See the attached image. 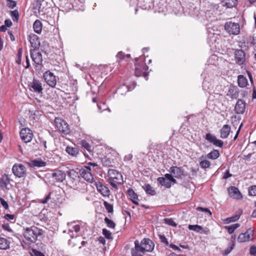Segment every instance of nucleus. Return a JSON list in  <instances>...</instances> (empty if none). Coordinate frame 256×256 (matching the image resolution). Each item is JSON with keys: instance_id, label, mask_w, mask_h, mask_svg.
<instances>
[{"instance_id": "1", "label": "nucleus", "mask_w": 256, "mask_h": 256, "mask_svg": "<svg viewBox=\"0 0 256 256\" xmlns=\"http://www.w3.org/2000/svg\"><path fill=\"white\" fill-rule=\"evenodd\" d=\"M43 234V230L36 226H32L26 228L24 232L26 240L30 243H34L38 236Z\"/></svg>"}, {"instance_id": "2", "label": "nucleus", "mask_w": 256, "mask_h": 256, "mask_svg": "<svg viewBox=\"0 0 256 256\" xmlns=\"http://www.w3.org/2000/svg\"><path fill=\"white\" fill-rule=\"evenodd\" d=\"M108 182L114 188H118L117 184H122L124 182L122 174L114 169H110L108 172Z\"/></svg>"}, {"instance_id": "3", "label": "nucleus", "mask_w": 256, "mask_h": 256, "mask_svg": "<svg viewBox=\"0 0 256 256\" xmlns=\"http://www.w3.org/2000/svg\"><path fill=\"white\" fill-rule=\"evenodd\" d=\"M138 58H136L135 59V76H143L146 80H148V72H147L146 71L148 69V67L145 64L144 62H142L140 64L138 63Z\"/></svg>"}, {"instance_id": "4", "label": "nucleus", "mask_w": 256, "mask_h": 256, "mask_svg": "<svg viewBox=\"0 0 256 256\" xmlns=\"http://www.w3.org/2000/svg\"><path fill=\"white\" fill-rule=\"evenodd\" d=\"M157 180L162 186L168 188L172 186V183L176 184L177 182L176 180L170 174H165L164 177L158 178Z\"/></svg>"}, {"instance_id": "5", "label": "nucleus", "mask_w": 256, "mask_h": 256, "mask_svg": "<svg viewBox=\"0 0 256 256\" xmlns=\"http://www.w3.org/2000/svg\"><path fill=\"white\" fill-rule=\"evenodd\" d=\"M28 88L30 91L38 94H42L44 90L42 82L40 80L35 78H34L32 82H29Z\"/></svg>"}, {"instance_id": "6", "label": "nucleus", "mask_w": 256, "mask_h": 256, "mask_svg": "<svg viewBox=\"0 0 256 256\" xmlns=\"http://www.w3.org/2000/svg\"><path fill=\"white\" fill-rule=\"evenodd\" d=\"M254 238V230L250 228L245 232L240 234L238 238V242H244L252 240Z\"/></svg>"}, {"instance_id": "7", "label": "nucleus", "mask_w": 256, "mask_h": 256, "mask_svg": "<svg viewBox=\"0 0 256 256\" xmlns=\"http://www.w3.org/2000/svg\"><path fill=\"white\" fill-rule=\"evenodd\" d=\"M224 28L230 34L237 35L240 32V27L238 23L227 22L225 24Z\"/></svg>"}, {"instance_id": "8", "label": "nucleus", "mask_w": 256, "mask_h": 256, "mask_svg": "<svg viewBox=\"0 0 256 256\" xmlns=\"http://www.w3.org/2000/svg\"><path fill=\"white\" fill-rule=\"evenodd\" d=\"M54 122L58 130L62 133L64 134H68L70 133V130L69 126L64 120L59 118H56Z\"/></svg>"}, {"instance_id": "9", "label": "nucleus", "mask_w": 256, "mask_h": 256, "mask_svg": "<svg viewBox=\"0 0 256 256\" xmlns=\"http://www.w3.org/2000/svg\"><path fill=\"white\" fill-rule=\"evenodd\" d=\"M12 171L14 176L18 178H24L26 175V167L22 164H14L12 168Z\"/></svg>"}, {"instance_id": "10", "label": "nucleus", "mask_w": 256, "mask_h": 256, "mask_svg": "<svg viewBox=\"0 0 256 256\" xmlns=\"http://www.w3.org/2000/svg\"><path fill=\"white\" fill-rule=\"evenodd\" d=\"M234 58L236 63L241 66L244 64L246 60V53L242 50L236 49L234 50Z\"/></svg>"}, {"instance_id": "11", "label": "nucleus", "mask_w": 256, "mask_h": 256, "mask_svg": "<svg viewBox=\"0 0 256 256\" xmlns=\"http://www.w3.org/2000/svg\"><path fill=\"white\" fill-rule=\"evenodd\" d=\"M154 247V244L153 242L149 238H144L139 244V248H140L144 252H151Z\"/></svg>"}, {"instance_id": "12", "label": "nucleus", "mask_w": 256, "mask_h": 256, "mask_svg": "<svg viewBox=\"0 0 256 256\" xmlns=\"http://www.w3.org/2000/svg\"><path fill=\"white\" fill-rule=\"evenodd\" d=\"M81 176L88 182H92L94 178L91 172V168L88 166H84L80 170Z\"/></svg>"}, {"instance_id": "13", "label": "nucleus", "mask_w": 256, "mask_h": 256, "mask_svg": "<svg viewBox=\"0 0 256 256\" xmlns=\"http://www.w3.org/2000/svg\"><path fill=\"white\" fill-rule=\"evenodd\" d=\"M20 136L22 140L28 143L32 140L33 133L28 128H23L20 132Z\"/></svg>"}, {"instance_id": "14", "label": "nucleus", "mask_w": 256, "mask_h": 256, "mask_svg": "<svg viewBox=\"0 0 256 256\" xmlns=\"http://www.w3.org/2000/svg\"><path fill=\"white\" fill-rule=\"evenodd\" d=\"M44 78L46 83L50 87L54 88L56 84L55 76L50 71H46L44 74Z\"/></svg>"}, {"instance_id": "15", "label": "nucleus", "mask_w": 256, "mask_h": 256, "mask_svg": "<svg viewBox=\"0 0 256 256\" xmlns=\"http://www.w3.org/2000/svg\"><path fill=\"white\" fill-rule=\"evenodd\" d=\"M168 171L174 178H182V176H184V172L180 167L172 166L170 168Z\"/></svg>"}, {"instance_id": "16", "label": "nucleus", "mask_w": 256, "mask_h": 256, "mask_svg": "<svg viewBox=\"0 0 256 256\" xmlns=\"http://www.w3.org/2000/svg\"><path fill=\"white\" fill-rule=\"evenodd\" d=\"M205 138L216 146L222 148L223 146L224 142L222 140L217 139L216 136L210 133L206 134Z\"/></svg>"}, {"instance_id": "17", "label": "nucleus", "mask_w": 256, "mask_h": 256, "mask_svg": "<svg viewBox=\"0 0 256 256\" xmlns=\"http://www.w3.org/2000/svg\"><path fill=\"white\" fill-rule=\"evenodd\" d=\"M30 56L36 67L42 64V58L40 52H38L35 50H34L33 51L30 50Z\"/></svg>"}, {"instance_id": "18", "label": "nucleus", "mask_w": 256, "mask_h": 256, "mask_svg": "<svg viewBox=\"0 0 256 256\" xmlns=\"http://www.w3.org/2000/svg\"><path fill=\"white\" fill-rule=\"evenodd\" d=\"M246 104L242 99L238 100L234 108V111L237 114H243L246 110Z\"/></svg>"}, {"instance_id": "19", "label": "nucleus", "mask_w": 256, "mask_h": 256, "mask_svg": "<svg viewBox=\"0 0 256 256\" xmlns=\"http://www.w3.org/2000/svg\"><path fill=\"white\" fill-rule=\"evenodd\" d=\"M188 228L190 230H194L196 232L204 234H208L210 233V230L208 228H203L202 226L195 224V225H189Z\"/></svg>"}, {"instance_id": "20", "label": "nucleus", "mask_w": 256, "mask_h": 256, "mask_svg": "<svg viewBox=\"0 0 256 256\" xmlns=\"http://www.w3.org/2000/svg\"><path fill=\"white\" fill-rule=\"evenodd\" d=\"M98 191L104 196H108L110 194V190L108 187L102 184L100 182L95 184Z\"/></svg>"}, {"instance_id": "21", "label": "nucleus", "mask_w": 256, "mask_h": 256, "mask_svg": "<svg viewBox=\"0 0 256 256\" xmlns=\"http://www.w3.org/2000/svg\"><path fill=\"white\" fill-rule=\"evenodd\" d=\"M229 195L230 197L240 200L242 198V196L238 190V189L236 186H230L228 189Z\"/></svg>"}, {"instance_id": "22", "label": "nucleus", "mask_w": 256, "mask_h": 256, "mask_svg": "<svg viewBox=\"0 0 256 256\" xmlns=\"http://www.w3.org/2000/svg\"><path fill=\"white\" fill-rule=\"evenodd\" d=\"M52 177L54 179L56 182H60L65 179L66 174L62 170H56L52 173Z\"/></svg>"}, {"instance_id": "23", "label": "nucleus", "mask_w": 256, "mask_h": 256, "mask_svg": "<svg viewBox=\"0 0 256 256\" xmlns=\"http://www.w3.org/2000/svg\"><path fill=\"white\" fill-rule=\"evenodd\" d=\"M29 40L32 46L34 48V50L39 48L40 46V40L36 35L34 34H30V36Z\"/></svg>"}, {"instance_id": "24", "label": "nucleus", "mask_w": 256, "mask_h": 256, "mask_svg": "<svg viewBox=\"0 0 256 256\" xmlns=\"http://www.w3.org/2000/svg\"><path fill=\"white\" fill-rule=\"evenodd\" d=\"M134 248L131 250L132 256H143L144 252L139 248V242L138 240L134 242Z\"/></svg>"}, {"instance_id": "25", "label": "nucleus", "mask_w": 256, "mask_h": 256, "mask_svg": "<svg viewBox=\"0 0 256 256\" xmlns=\"http://www.w3.org/2000/svg\"><path fill=\"white\" fill-rule=\"evenodd\" d=\"M231 130L230 126L224 124L220 130V136L222 138H226L229 136Z\"/></svg>"}, {"instance_id": "26", "label": "nucleus", "mask_w": 256, "mask_h": 256, "mask_svg": "<svg viewBox=\"0 0 256 256\" xmlns=\"http://www.w3.org/2000/svg\"><path fill=\"white\" fill-rule=\"evenodd\" d=\"M226 95L232 99L236 98L239 95L238 88L234 86H230Z\"/></svg>"}, {"instance_id": "27", "label": "nucleus", "mask_w": 256, "mask_h": 256, "mask_svg": "<svg viewBox=\"0 0 256 256\" xmlns=\"http://www.w3.org/2000/svg\"><path fill=\"white\" fill-rule=\"evenodd\" d=\"M10 183V178L6 174H4L0 177V187L2 189H6Z\"/></svg>"}, {"instance_id": "28", "label": "nucleus", "mask_w": 256, "mask_h": 256, "mask_svg": "<svg viewBox=\"0 0 256 256\" xmlns=\"http://www.w3.org/2000/svg\"><path fill=\"white\" fill-rule=\"evenodd\" d=\"M28 164L30 167L40 168L46 166V162L40 159H36L28 162Z\"/></svg>"}, {"instance_id": "29", "label": "nucleus", "mask_w": 256, "mask_h": 256, "mask_svg": "<svg viewBox=\"0 0 256 256\" xmlns=\"http://www.w3.org/2000/svg\"><path fill=\"white\" fill-rule=\"evenodd\" d=\"M127 194L132 202L136 205H138V202L137 201L138 200V196L133 190L129 188L127 191Z\"/></svg>"}, {"instance_id": "30", "label": "nucleus", "mask_w": 256, "mask_h": 256, "mask_svg": "<svg viewBox=\"0 0 256 256\" xmlns=\"http://www.w3.org/2000/svg\"><path fill=\"white\" fill-rule=\"evenodd\" d=\"M238 84L240 87L244 88L248 84V81L243 75H239L238 76Z\"/></svg>"}, {"instance_id": "31", "label": "nucleus", "mask_w": 256, "mask_h": 256, "mask_svg": "<svg viewBox=\"0 0 256 256\" xmlns=\"http://www.w3.org/2000/svg\"><path fill=\"white\" fill-rule=\"evenodd\" d=\"M10 241L4 238H0V250H6L10 248Z\"/></svg>"}, {"instance_id": "32", "label": "nucleus", "mask_w": 256, "mask_h": 256, "mask_svg": "<svg viewBox=\"0 0 256 256\" xmlns=\"http://www.w3.org/2000/svg\"><path fill=\"white\" fill-rule=\"evenodd\" d=\"M238 4V0H225L222 2V6L226 8H232L236 6Z\"/></svg>"}, {"instance_id": "33", "label": "nucleus", "mask_w": 256, "mask_h": 256, "mask_svg": "<svg viewBox=\"0 0 256 256\" xmlns=\"http://www.w3.org/2000/svg\"><path fill=\"white\" fill-rule=\"evenodd\" d=\"M33 28L34 31L37 34H40L42 30V24L41 22L36 20L34 23Z\"/></svg>"}, {"instance_id": "34", "label": "nucleus", "mask_w": 256, "mask_h": 256, "mask_svg": "<svg viewBox=\"0 0 256 256\" xmlns=\"http://www.w3.org/2000/svg\"><path fill=\"white\" fill-rule=\"evenodd\" d=\"M220 156L219 151L217 150H213L211 152L208 153L206 157L210 160H216Z\"/></svg>"}, {"instance_id": "35", "label": "nucleus", "mask_w": 256, "mask_h": 256, "mask_svg": "<svg viewBox=\"0 0 256 256\" xmlns=\"http://www.w3.org/2000/svg\"><path fill=\"white\" fill-rule=\"evenodd\" d=\"M66 151L69 154L72 156H76L79 152V151L77 148L71 147L70 146H66Z\"/></svg>"}, {"instance_id": "36", "label": "nucleus", "mask_w": 256, "mask_h": 256, "mask_svg": "<svg viewBox=\"0 0 256 256\" xmlns=\"http://www.w3.org/2000/svg\"><path fill=\"white\" fill-rule=\"evenodd\" d=\"M142 188L146 191V192L151 195L154 196L156 194V192L153 190L152 186L149 184H145L142 186Z\"/></svg>"}, {"instance_id": "37", "label": "nucleus", "mask_w": 256, "mask_h": 256, "mask_svg": "<svg viewBox=\"0 0 256 256\" xmlns=\"http://www.w3.org/2000/svg\"><path fill=\"white\" fill-rule=\"evenodd\" d=\"M240 226L238 224H234L228 226H226L225 228L228 230L229 234H232L235 230Z\"/></svg>"}, {"instance_id": "38", "label": "nucleus", "mask_w": 256, "mask_h": 256, "mask_svg": "<svg viewBox=\"0 0 256 256\" xmlns=\"http://www.w3.org/2000/svg\"><path fill=\"white\" fill-rule=\"evenodd\" d=\"M210 165V162L206 160H202L200 162V168L204 169L209 168Z\"/></svg>"}, {"instance_id": "39", "label": "nucleus", "mask_w": 256, "mask_h": 256, "mask_svg": "<svg viewBox=\"0 0 256 256\" xmlns=\"http://www.w3.org/2000/svg\"><path fill=\"white\" fill-rule=\"evenodd\" d=\"M10 16L14 22H18L19 18V14L18 10L10 12Z\"/></svg>"}, {"instance_id": "40", "label": "nucleus", "mask_w": 256, "mask_h": 256, "mask_svg": "<svg viewBox=\"0 0 256 256\" xmlns=\"http://www.w3.org/2000/svg\"><path fill=\"white\" fill-rule=\"evenodd\" d=\"M104 220L106 224L108 227L112 228H114L116 224L112 220L109 219L107 217L105 218Z\"/></svg>"}, {"instance_id": "41", "label": "nucleus", "mask_w": 256, "mask_h": 256, "mask_svg": "<svg viewBox=\"0 0 256 256\" xmlns=\"http://www.w3.org/2000/svg\"><path fill=\"white\" fill-rule=\"evenodd\" d=\"M44 4H46V2H44V0H38L37 1L36 7L38 8V10L39 12H42L44 10V6H43Z\"/></svg>"}, {"instance_id": "42", "label": "nucleus", "mask_w": 256, "mask_h": 256, "mask_svg": "<svg viewBox=\"0 0 256 256\" xmlns=\"http://www.w3.org/2000/svg\"><path fill=\"white\" fill-rule=\"evenodd\" d=\"M104 205L108 212L111 213L113 212V206L112 204H109L106 201H104Z\"/></svg>"}, {"instance_id": "43", "label": "nucleus", "mask_w": 256, "mask_h": 256, "mask_svg": "<svg viewBox=\"0 0 256 256\" xmlns=\"http://www.w3.org/2000/svg\"><path fill=\"white\" fill-rule=\"evenodd\" d=\"M234 243L231 244L229 248H226V250H225L224 251H223L222 252V254L224 256H227L234 249Z\"/></svg>"}, {"instance_id": "44", "label": "nucleus", "mask_w": 256, "mask_h": 256, "mask_svg": "<svg viewBox=\"0 0 256 256\" xmlns=\"http://www.w3.org/2000/svg\"><path fill=\"white\" fill-rule=\"evenodd\" d=\"M164 222L166 224L168 225L172 226H176V224L174 222L172 218H166L164 219Z\"/></svg>"}, {"instance_id": "45", "label": "nucleus", "mask_w": 256, "mask_h": 256, "mask_svg": "<svg viewBox=\"0 0 256 256\" xmlns=\"http://www.w3.org/2000/svg\"><path fill=\"white\" fill-rule=\"evenodd\" d=\"M102 234L108 239L112 238L111 232L106 228L102 230Z\"/></svg>"}, {"instance_id": "46", "label": "nucleus", "mask_w": 256, "mask_h": 256, "mask_svg": "<svg viewBox=\"0 0 256 256\" xmlns=\"http://www.w3.org/2000/svg\"><path fill=\"white\" fill-rule=\"evenodd\" d=\"M248 194L250 196H256V186H252L249 188Z\"/></svg>"}, {"instance_id": "47", "label": "nucleus", "mask_w": 256, "mask_h": 256, "mask_svg": "<svg viewBox=\"0 0 256 256\" xmlns=\"http://www.w3.org/2000/svg\"><path fill=\"white\" fill-rule=\"evenodd\" d=\"M7 2V6L10 8H13L16 6V2L12 0H8Z\"/></svg>"}, {"instance_id": "48", "label": "nucleus", "mask_w": 256, "mask_h": 256, "mask_svg": "<svg viewBox=\"0 0 256 256\" xmlns=\"http://www.w3.org/2000/svg\"><path fill=\"white\" fill-rule=\"evenodd\" d=\"M159 238L162 242L164 243L166 246L169 245V244L167 240V238L164 235H162V234L159 235Z\"/></svg>"}, {"instance_id": "49", "label": "nucleus", "mask_w": 256, "mask_h": 256, "mask_svg": "<svg viewBox=\"0 0 256 256\" xmlns=\"http://www.w3.org/2000/svg\"><path fill=\"white\" fill-rule=\"evenodd\" d=\"M240 215H236L235 216L228 218L227 220L228 222H236L240 218Z\"/></svg>"}, {"instance_id": "50", "label": "nucleus", "mask_w": 256, "mask_h": 256, "mask_svg": "<svg viewBox=\"0 0 256 256\" xmlns=\"http://www.w3.org/2000/svg\"><path fill=\"white\" fill-rule=\"evenodd\" d=\"M81 144L82 146V147H84V148H85L86 150H89L90 149V145L89 144L88 142H87L86 141V140H82L81 142Z\"/></svg>"}, {"instance_id": "51", "label": "nucleus", "mask_w": 256, "mask_h": 256, "mask_svg": "<svg viewBox=\"0 0 256 256\" xmlns=\"http://www.w3.org/2000/svg\"><path fill=\"white\" fill-rule=\"evenodd\" d=\"M0 202L2 206L5 209H6V210L8 209V204L7 202H6L4 198H0Z\"/></svg>"}, {"instance_id": "52", "label": "nucleus", "mask_w": 256, "mask_h": 256, "mask_svg": "<svg viewBox=\"0 0 256 256\" xmlns=\"http://www.w3.org/2000/svg\"><path fill=\"white\" fill-rule=\"evenodd\" d=\"M250 253L251 255L256 256V246H252L250 248Z\"/></svg>"}, {"instance_id": "53", "label": "nucleus", "mask_w": 256, "mask_h": 256, "mask_svg": "<svg viewBox=\"0 0 256 256\" xmlns=\"http://www.w3.org/2000/svg\"><path fill=\"white\" fill-rule=\"evenodd\" d=\"M116 58H119L121 60H123L125 58V54L122 52H119L116 54Z\"/></svg>"}, {"instance_id": "54", "label": "nucleus", "mask_w": 256, "mask_h": 256, "mask_svg": "<svg viewBox=\"0 0 256 256\" xmlns=\"http://www.w3.org/2000/svg\"><path fill=\"white\" fill-rule=\"evenodd\" d=\"M169 246L170 248H172L173 250H177L178 252L181 251V250L179 248V247H178V246H176V245H175L174 244H171L169 245Z\"/></svg>"}, {"instance_id": "55", "label": "nucleus", "mask_w": 256, "mask_h": 256, "mask_svg": "<svg viewBox=\"0 0 256 256\" xmlns=\"http://www.w3.org/2000/svg\"><path fill=\"white\" fill-rule=\"evenodd\" d=\"M232 174H230L229 172V170H226L224 174V175L222 177V178L223 179H227L228 178L232 176Z\"/></svg>"}, {"instance_id": "56", "label": "nucleus", "mask_w": 256, "mask_h": 256, "mask_svg": "<svg viewBox=\"0 0 256 256\" xmlns=\"http://www.w3.org/2000/svg\"><path fill=\"white\" fill-rule=\"evenodd\" d=\"M14 214H6L4 218L7 220H12L14 218Z\"/></svg>"}, {"instance_id": "57", "label": "nucleus", "mask_w": 256, "mask_h": 256, "mask_svg": "<svg viewBox=\"0 0 256 256\" xmlns=\"http://www.w3.org/2000/svg\"><path fill=\"white\" fill-rule=\"evenodd\" d=\"M132 158V154H128L126 155L124 158V161H130Z\"/></svg>"}, {"instance_id": "58", "label": "nucleus", "mask_w": 256, "mask_h": 256, "mask_svg": "<svg viewBox=\"0 0 256 256\" xmlns=\"http://www.w3.org/2000/svg\"><path fill=\"white\" fill-rule=\"evenodd\" d=\"M4 24L6 27H10L12 25V22L9 19L6 20L4 22Z\"/></svg>"}, {"instance_id": "59", "label": "nucleus", "mask_w": 256, "mask_h": 256, "mask_svg": "<svg viewBox=\"0 0 256 256\" xmlns=\"http://www.w3.org/2000/svg\"><path fill=\"white\" fill-rule=\"evenodd\" d=\"M68 176L70 177H76L77 176V174L76 172L75 171H74V170H70L69 172H68Z\"/></svg>"}, {"instance_id": "60", "label": "nucleus", "mask_w": 256, "mask_h": 256, "mask_svg": "<svg viewBox=\"0 0 256 256\" xmlns=\"http://www.w3.org/2000/svg\"><path fill=\"white\" fill-rule=\"evenodd\" d=\"M34 254V256H45L42 252L34 250L33 252Z\"/></svg>"}, {"instance_id": "61", "label": "nucleus", "mask_w": 256, "mask_h": 256, "mask_svg": "<svg viewBox=\"0 0 256 256\" xmlns=\"http://www.w3.org/2000/svg\"><path fill=\"white\" fill-rule=\"evenodd\" d=\"M98 240L100 243H101L103 244H106V240H105L104 238L102 236H100L98 238Z\"/></svg>"}, {"instance_id": "62", "label": "nucleus", "mask_w": 256, "mask_h": 256, "mask_svg": "<svg viewBox=\"0 0 256 256\" xmlns=\"http://www.w3.org/2000/svg\"><path fill=\"white\" fill-rule=\"evenodd\" d=\"M198 209L201 210L202 211L206 212H209L210 214H212V213H211L210 211L208 208H201V207H198Z\"/></svg>"}, {"instance_id": "63", "label": "nucleus", "mask_w": 256, "mask_h": 256, "mask_svg": "<svg viewBox=\"0 0 256 256\" xmlns=\"http://www.w3.org/2000/svg\"><path fill=\"white\" fill-rule=\"evenodd\" d=\"M74 229L75 232H78L80 230V225H76L74 226Z\"/></svg>"}, {"instance_id": "64", "label": "nucleus", "mask_w": 256, "mask_h": 256, "mask_svg": "<svg viewBox=\"0 0 256 256\" xmlns=\"http://www.w3.org/2000/svg\"><path fill=\"white\" fill-rule=\"evenodd\" d=\"M252 98H256V89L254 87L252 88Z\"/></svg>"}]
</instances>
